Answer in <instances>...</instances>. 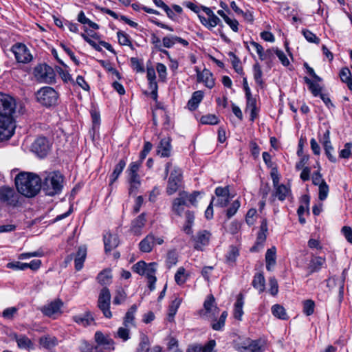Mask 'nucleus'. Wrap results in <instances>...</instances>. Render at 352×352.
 I'll return each instance as SVG.
<instances>
[{
  "label": "nucleus",
  "mask_w": 352,
  "mask_h": 352,
  "mask_svg": "<svg viewBox=\"0 0 352 352\" xmlns=\"http://www.w3.org/2000/svg\"><path fill=\"white\" fill-rule=\"evenodd\" d=\"M119 338L122 339L124 342L129 339V329L127 327H120L117 331L116 336Z\"/></svg>",
  "instance_id": "nucleus-59"
},
{
  "label": "nucleus",
  "mask_w": 352,
  "mask_h": 352,
  "mask_svg": "<svg viewBox=\"0 0 352 352\" xmlns=\"http://www.w3.org/2000/svg\"><path fill=\"white\" fill-rule=\"evenodd\" d=\"M127 294L125 290L120 287L115 291V296L113 298V304L119 305L123 304L126 300Z\"/></svg>",
  "instance_id": "nucleus-38"
},
{
  "label": "nucleus",
  "mask_w": 352,
  "mask_h": 352,
  "mask_svg": "<svg viewBox=\"0 0 352 352\" xmlns=\"http://www.w3.org/2000/svg\"><path fill=\"white\" fill-rule=\"evenodd\" d=\"M0 199L7 204L15 206L18 203L19 195L13 188L4 186L0 188Z\"/></svg>",
  "instance_id": "nucleus-13"
},
{
  "label": "nucleus",
  "mask_w": 352,
  "mask_h": 352,
  "mask_svg": "<svg viewBox=\"0 0 352 352\" xmlns=\"http://www.w3.org/2000/svg\"><path fill=\"white\" fill-rule=\"evenodd\" d=\"M12 51L19 63H27L32 60V55L24 44L16 43L14 45Z\"/></svg>",
  "instance_id": "nucleus-12"
},
{
  "label": "nucleus",
  "mask_w": 352,
  "mask_h": 352,
  "mask_svg": "<svg viewBox=\"0 0 352 352\" xmlns=\"http://www.w3.org/2000/svg\"><path fill=\"white\" fill-rule=\"evenodd\" d=\"M34 75L36 80L41 83H53L55 82V73L53 69L45 65L41 64L34 70Z\"/></svg>",
  "instance_id": "nucleus-7"
},
{
  "label": "nucleus",
  "mask_w": 352,
  "mask_h": 352,
  "mask_svg": "<svg viewBox=\"0 0 352 352\" xmlns=\"http://www.w3.org/2000/svg\"><path fill=\"white\" fill-rule=\"evenodd\" d=\"M210 237V233L206 230L198 232L195 239V248L201 250L203 246L208 244Z\"/></svg>",
  "instance_id": "nucleus-23"
},
{
  "label": "nucleus",
  "mask_w": 352,
  "mask_h": 352,
  "mask_svg": "<svg viewBox=\"0 0 352 352\" xmlns=\"http://www.w3.org/2000/svg\"><path fill=\"white\" fill-rule=\"evenodd\" d=\"M318 187H319L318 198L320 200L324 201V199H327L328 194H329V186L327 185V184L326 182H322L321 185L318 186Z\"/></svg>",
  "instance_id": "nucleus-52"
},
{
  "label": "nucleus",
  "mask_w": 352,
  "mask_h": 352,
  "mask_svg": "<svg viewBox=\"0 0 352 352\" xmlns=\"http://www.w3.org/2000/svg\"><path fill=\"white\" fill-rule=\"evenodd\" d=\"M347 274L346 270H344L341 276L337 277V276H333L327 280V286H331V283H335L336 281L338 284V289H339V294H342L344 292V281L345 278Z\"/></svg>",
  "instance_id": "nucleus-25"
},
{
  "label": "nucleus",
  "mask_w": 352,
  "mask_h": 352,
  "mask_svg": "<svg viewBox=\"0 0 352 352\" xmlns=\"http://www.w3.org/2000/svg\"><path fill=\"white\" fill-rule=\"evenodd\" d=\"M96 280L100 285L103 287H107L110 282V270L105 269L100 272L98 274Z\"/></svg>",
  "instance_id": "nucleus-40"
},
{
  "label": "nucleus",
  "mask_w": 352,
  "mask_h": 352,
  "mask_svg": "<svg viewBox=\"0 0 352 352\" xmlns=\"http://www.w3.org/2000/svg\"><path fill=\"white\" fill-rule=\"evenodd\" d=\"M63 302L60 300H55L42 308V312L47 316L52 317L60 313Z\"/></svg>",
  "instance_id": "nucleus-18"
},
{
  "label": "nucleus",
  "mask_w": 352,
  "mask_h": 352,
  "mask_svg": "<svg viewBox=\"0 0 352 352\" xmlns=\"http://www.w3.org/2000/svg\"><path fill=\"white\" fill-rule=\"evenodd\" d=\"M195 71L198 82H203L209 89H212L214 86L212 74L208 69H204L202 72H200L198 67H196Z\"/></svg>",
  "instance_id": "nucleus-16"
},
{
  "label": "nucleus",
  "mask_w": 352,
  "mask_h": 352,
  "mask_svg": "<svg viewBox=\"0 0 352 352\" xmlns=\"http://www.w3.org/2000/svg\"><path fill=\"white\" fill-rule=\"evenodd\" d=\"M304 80L309 86V90L314 96H317L321 94V87L318 83L313 82L307 77H305Z\"/></svg>",
  "instance_id": "nucleus-44"
},
{
  "label": "nucleus",
  "mask_w": 352,
  "mask_h": 352,
  "mask_svg": "<svg viewBox=\"0 0 352 352\" xmlns=\"http://www.w3.org/2000/svg\"><path fill=\"white\" fill-rule=\"evenodd\" d=\"M94 339L96 343L95 352H109L110 351V340L107 334L104 335L101 331H96Z\"/></svg>",
  "instance_id": "nucleus-14"
},
{
  "label": "nucleus",
  "mask_w": 352,
  "mask_h": 352,
  "mask_svg": "<svg viewBox=\"0 0 352 352\" xmlns=\"http://www.w3.org/2000/svg\"><path fill=\"white\" fill-rule=\"evenodd\" d=\"M126 166V162L124 160H120L118 164L116 166L112 176L113 177V181L116 180L120 173L122 172L124 168Z\"/></svg>",
  "instance_id": "nucleus-53"
},
{
  "label": "nucleus",
  "mask_w": 352,
  "mask_h": 352,
  "mask_svg": "<svg viewBox=\"0 0 352 352\" xmlns=\"http://www.w3.org/2000/svg\"><path fill=\"white\" fill-rule=\"evenodd\" d=\"M182 302V299L179 298H176L173 300L169 307V312H168V319L170 320L173 318L175 315L176 314L179 307L180 306Z\"/></svg>",
  "instance_id": "nucleus-47"
},
{
  "label": "nucleus",
  "mask_w": 352,
  "mask_h": 352,
  "mask_svg": "<svg viewBox=\"0 0 352 352\" xmlns=\"http://www.w3.org/2000/svg\"><path fill=\"white\" fill-rule=\"evenodd\" d=\"M87 248L85 245H81L78 248L74 258L75 269L77 271H80L82 269L84 262L87 257Z\"/></svg>",
  "instance_id": "nucleus-21"
},
{
  "label": "nucleus",
  "mask_w": 352,
  "mask_h": 352,
  "mask_svg": "<svg viewBox=\"0 0 352 352\" xmlns=\"http://www.w3.org/2000/svg\"><path fill=\"white\" fill-rule=\"evenodd\" d=\"M329 135L330 132L329 130H327L323 135L322 144L323 145L325 154L328 157L329 160L333 163H336L337 162V158L335 155H333L334 149L331 145Z\"/></svg>",
  "instance_id": "nucleus-17"
},
{
  "label": "nucleus",
  "mask_w": 352,
  "mask_h": 352,
  "mask_svg": "<svg viewBox=\"0 0 352 352\" xmlns=\"http://www.w3.org/2000/svg\"><path fill=\"white\" fill-rule=\"evenodd\" d=\"M244 304L243 296L239 294L237 296L236 301L234 304V316L236 319L241 320L243 314V306Z\"/></svg>",
  "instance_id": "nucleus-32"
},
{
  "label": "nucleus",
  "mask_w": 352,
  "mask_h": 352,
  "mask_svg": "<svg viewBox=\"0 0 352 352\" xmlns=\"http://www.w3.org/2000/svg\"><path fill=\"white\" fill-rule=\"evenodd\" d=\"M274 188L275 190L274 196L280 201L285 200L291 193L289 188L284 184H279L276 186H274Z\"/></svg>",
  "instance_id": "nucleus-27"
},
{
  "label": "nucleus",
  "mask_w": 352,
  "mask_h": 352,
  "mask_svg": "<svg viewBox=\"0 0 352 352\" xmlns=\"http://www.w3.org/2000/svg\"><path fill=\"white\" fill-rule=\"evenodd\" d=\"M325 263V258L321 256H315L311 258L309 265L311 273L319 271Z\"/></svg>",
  "instance_id": "nucleus-34"
},
{
  "label": "nucleus",
  "mask_w": 352,
  "mask_h": 352,
  "mask_svg": "<svg viewBox=\"0 0 352 352\" xmlns=\"http://www.w3.org/2000/svg\"><path fill=\"white\" fill-rule=\"evenodd\" d=\"M146 76L149 82L150 89L152 90L153 93L156 94L157 85L155 80V71L153 67L147 68Z\"/></svg>",
  "instance_id": "nucleus-37"
},
{
  "label": "nucleus",
  "mask_w": 352,
  "mask_h": 352,
  "mask_svg": "<svg viewBox=\"0 0 352 352\" xmlns=\"http://www.w3.org/2000/svg\"><path fill=\"white\" fill-rule=\"evenodd\" d=\"M172 146L169 137L162 138L157 146V153L162 157H168L170 155Z\"/></svg>",
  "instance_id": "nucleus-20"
},
{
  "label": "nucleus",
  "mask_w": 352,
  "mask_h": 352,
  "mask_svg": "<svg viewBox=\"0 0 352 352\" xmlns=\"http://www.w3.org/2000/svg\"><path fill=\"white\" fill-rule=\"evenodd\" d=\"M17 190L27 197H32L38 194L41 188V179L32 173H20L15 178Z\"/></svg>",
  "instance_id": "nucleus-2"
},
{
  "label": "nucleus",
  "mask_w": 352,
  "mask_h": 352,
  "mask_svg": "<svg viewBox=\"0 0 352 352\" xmlns=\"http://www.w3.org/2000/svg\"><path fill=\"white\" fill-rule=\"evenodd\" d=\"M199 195V192H193L192 194H188L186 191H181L179 193V197L186 202V205L188 206V204L192 205H195L197 202V198Z\"/></svg>",
  "instance_id": "nucleus-35"
},
{
  "label": "nucleus",
  "mask_w": 352,
  "mask_h": 352,
  "mask_svg": "<svg viewBox=\"0 0 352 352\" xmlns=\"http://www.w3.org/2000/svg\"><path fill=\"white\" fill-rule=\"evenodd\" d=\"M267 223L265 219H263L260 226V230L257 235L256 245L251 248V251H256L257 248L263 246L267 237Z\"/></svg>",
  "instance_id": "nucleus-19"
},
{
  "label": "nucleus",
  "mask_w": 352,
  "mask_h": 352,
  "mask_svg": "<svg viewBox=\"0 0 352 352\" xmlns=\"http://www.w3.org/2000/svg\"><path fill=\"white\" fill-rule=\"evenodd\" d=\"M240 206H241V204L239 200H235L232 203L231 206L227 210V212H226V215L228 219L231 218L232 216H234L236 213Z\"/></svg>",
  "instance_id": "nucleus-55"
},
{
  "label": "nucleus",
  "mask_w": 352,
  "mask_h": 352,
  "mask_svg": "<svg viewBox=\"0 0 352 352\" xmlns=\"http://www.w3.org/2000/svg\"><path fill=\"white\" fill-rule=\"evenodd\" d=\"M155 236L153 234H148L139 243V248L141 252L148 253L152 251L155 245Z\"/></svg>",
  "instance_id": "nucleus-22"
},
{
  "label": "nucleus",
  "mask_w": 352,
  "mask_h": 352,
  "mask_svg": "<svg viewBox=\"0 0 352 352\" xmlns=\"http://www.w3.org/2000/svg\"><path fill=\"white\" fill-rule=\"evenodd\" d=\"M186 206H188L186 202L178 195V197L173 201L172 210L177 215L181 216L184 212Z\"/></svg>",
  "instance_id": "nucleus-31"
},
{
  "label": "nucleus",
  "mask_w": 352,
  "mask_h": 352,
  "mask_svg": "<svg viewBox=\"0 0 352 352\" xmlns=\"http://www.w3.org/2000/svg\"><path fill=\"white\" fill-rule=\"evenodd\" d=\"M137 309V305H133L130 307L129 310L126 312L124 321V324L125 327H129L130 326L133 325L134 315Z\"/></svg>",
  "instance_id": "nucleus-42"
},
{
  "label": "nucleus",
  "mask_w": 352,
  "mask_h": 352,
  "mask_svg": "<svg viewBox=\"0 0 352 352\" xmlns=\"http://www.w3.org/2000/svg\"><path fill=\"white\" fill-rule=\"evenodd\" d=\"M182 171L178 167H174L168 179L166 192L168 195L175 193L182 186Z\"/></svg>",
  "instance_id": "nucleus-8"
},
{
  "label": "nucleus",
  "mask_w": 352,
  "mask_h": 352,
  "mask_svg": "<svg viewBox=\"0 0 352 352\" xmlns=\"http://www.w3.org/2000/svg\"><path fill=\"white\" fill-rule=\"evenodd\" d=\"M247 48L248 50H250V47L256 52L258 56L259 59L261 60V58L264 55V48L259 43L255 42L254 41H250L249 43H247Z\"/></svg>",
  "instance_id": "nucleus-45"
},
{
  "label": "nucleus",
  "mask_w": 352,
  "mask_h": 352,
  "mask_svg": "<svg viewBox=\"0 0 352 352\" xmlns=\"http://www.w3.org/2000/svg\"><path fill=\"white\" fill-rule=\"evenodd\" d=\"M141 162H131L126 171L129 185V193L131 195H136L141 187V178L138 174Z\"/></svg>",
  "instance_id": "nucleus-5"
},
{
  "label": "nucleus",
  "mask_w": 352,
  "mask_h": 352,
  "mask_svg": "<svg viewBox=\"0 0 352 352\" xmlns=\"http://www.w3.org/2000/svg\"><path fill=\"white\" fill-rule=\"evenodd\" d=\"M6 267L9 269H13L15 270H25L28 269L27 263L21 262L8 263L6 265Z\"/></svg>",
  "instance_id": "nucleus-61"
},
{
  "label": "nucleus",
  "mask_w": 352,
  "mask_h": 352,
  "mask_svg": "<svg viewBox=\"0 0 352 352\" xmlns=\"http://www.w3.org/2000/svg\"><path fill=\"white\" fill-rule=\"evenodd\" d=\"M204 98V93L201 91H197L192 94L191 98L188 102L190 110H195Z\"/></svg>",
  "instance_id": "nucleus-28"
},
{
  "label": "nucleus",
  "mask_w": 352,
  "mask_h": 352,
  "mask_svg": "<svg viewBox=\"0 0 352 352\" xmlns=\"http://www.w3.org/2000/svg\"><path fill=\"white\" fill-rule=\"evenodd\" d=\"M74 320L79 324L87 327L94 322V318L90 312L87 311L82 315L75 316Z\"/></svg>",
  "instance_id": "nucleus-26"
},
{
  "label": "nucleus",
  "mask_w": 352,
  "mask_h": 352,
  "mask_svg": "<svg viewBox=\"0 0 352 352\" xmlns=\"http://www.w3.org/2000/svg\"><path fill=\"white\" fill-rule=\"evenodd\" d=\"M204 124H216L218 123V118L214 115L203 116L200 120Z\"/></svg>",
  "instance_id": "nucleus-60"
},
{
  "label": "nucleus",
  "mask_w": 352,
  "mask_h": 352,
  "mask_svg": "<svg viewBox=\"0 0 352 352\" xmlns=\"http://www.w3.org/2000/svg\"><path fill=\"white\" fill-rule=\"evenodd\" d=\"M39 344L45 349H52L58 344V340L54 336H43L39 339Z\"/></svg>",
  "instance_id": "nucleus-29"
},
{
  "label": "nucleus",
  "mask_w": 352,
  "mask_h": 352,
  "mask_svg": "<svg viewBox=\"0 0 352 352\" xmlns=\"http://www.w3.org/2000/svg\"><path fill=\"white\" fill-rule=\"evenodd\" d=\"M37 101L45 107H52L56 104L58 94L50 87H43L36 93Z\"/></svg>",
  "instance_id": "nucleus-6"
},
{
  "label": "nucleus",
  "mask_w": 352,
  "mask_h": 352,
  "mask_svg": "<svg viewBox=\"0 0 352 352\" xmlns=\"http://www.w3.org/2000/svg\"><path fill=\"white\" fill-rule=\"evenodd\" d=\"M270 285V292L272 296L277 294L278 292V285L276 279L274 277H272L269 279Z\"/></svg>",
  "instance_id": "nucleus-62"
},
{
  "label": "nucleus",
  "mask_w": 352,
  "mask_h": 352,
  "mask_svg": "<svg viewBox=\"0 0 352 352\" xmlns=\"http://www.w3.org/2000/svg\"><path fill=\"white\" fill-rule=\"evenodd\" d=\"M201 10L208 16V18L203 16L201 13L198 14V17L201 23L204 25L208 30H212L213 28L217 26L220 21V19L214 14L213 11L208 7L201 6Z\"/></svg>",
  "instance_id": "nucleus-10"
},
{
  "label": "nucleus",
  "mask_w": 352,
  "mask_h": 352,
  "mask_svg": "<svg viewBox=\"0 0 352 352\" xmlns=\"http://www.w3.org/2000/svg\"><path fill=\"white\" fill-rule=\"evenodd\" d=\"M265 342L262 340L248 339L238 345L239 352H263L265 349Z\"/></svg>",
  "instance_id": "nucleus-9"
},
{
  "label": "nucleus",
  "mask_w": 352,
  "mask_h": 352,
  "mask_svg": "<svg viewBox=\"0 0 352 352\" xmlns=\"http://www.w3.org/2000/svg\"><path fill=\"white\" fill-rule=\"evenodd\" d=\"M352 143L347 142L344 144V148L340 151V158L348 159L351 156Z\"/></svg>",
  "instance_id": "nucleus-57"
},
{
  "label": "nucleus",
  "mask_w": 352,
  "mask_h": 352,
  "mask_svg": "<svg viewBox=\"0 0 352 352\" xmlns=\"http://www.w3.org/2000/svg\"><path fill=\"white\" fill-rule=\"evenodd\" d=\"M156 70L159 75V78L164 81L166 78V67L162 63H158L156 66Z\"/></svg>",
  "instance_id": "nucleus-64"
},
{
  "label": "nucleus",
  "mask_w": 352,
  "mask_h": 352,
  "mask_svg": "<svg viewBox=\"0 0 352 352\" xmlns=\"http://www.w3.org/2000/svg\"><path fill=\"white\" fill-rule=\"evenodd\" d=\"M178 261V256L175 250H170L167 254L166 265L168 268L175 265Z\"/></svg>",
  "instance_id": "nucleus-49"
},
{
  "label": "nucleus",
  "mask_w": 352,
  "mask_h": 352,
  "mask_svg": "<svg viewBox=\"0 0 352 352\" xmlns=\"http://www.w3.org/2000/svg\"><path fill=\"white\" fill-rule=\"evenodd\" d=\"M15 100L9 95L0 93V142L10 139L14 133Z\"/></svg>",
  "instance_id": "nucleus-1"
},
{
  "label": "nucleus",
  "mask_w": 352,
  "mask_h": 352,
  "mask_svg": "<svg viewBox=\"0 0 352 352\" xmlns=\"http://www.w3.org/2000/svg\"><path fill=\"white\" fill-rule=\"evenodd\" d=\"M150 340L147 336L142 335L136 352H149Z\"/></svg>",
  "instance_id": "nucleus-43"
},
{
  "label": "nucleus",
  "mask_w": 352,
  "mask_h": 352,
  "mask_svg": "<svg viewBox=\"0 0 352 352\" xmlns=\"http://www.w3.org/2000/svg\"><path fill=\"white\" fill-rule=\"evenodd\" d=\"M229 56L232 57V64L234 69V70L238 73L241 74L243 73V69L242 67L240 65V60L239 58H237L234 53L230 52Z\"/></svg>",
  "instance_id": "nucleus-54"
},
{
  "label": "nucleus",
  "mask_w": 352,
  "mask_h": 352,
  "mask_svg": "<svg viewBox=\"0 0 352 352\" xmlns=\"http://www.w3.org/2000/svg\"><path fill=\"white\" fill-rule=\"evenodd\" d=\"M272 314L281 320H287L288 318L287 314L285 308L280 305H274L272 307Z\"/></svg>",
  "instance_id": "nucleus-41"
},
{
  "label": "nucleus",
  "mask_w": 352,
  "mask_h": 352,
  "mask_svg": "<svg viewBox=\"0 0 352 352\" xmlns=\"http://www.w3.org/2000/svg\"><path fill=\"white\" fill-rule=\"evenodd\" d=\"M276 50H278L277 47H272L265 50L263 56L261 58V60H265L269 63L272 62L274 58Z\"/></svg>",
  "instance_id": "nucleus-58"
},
{
  "label": "nucleus",
  "mask_w": 352,
  "mask_h": 352,
  "mask_svg": "<svg viewBox=\"0 0 352 352\" xmlns=\"http://www.w3.org/2000/svg\"><path fill=\"white\" fill-rule=\"evenodd\" d=\"M63 180V176L59 172L48 173L41 183V188L46 195L54 196L61 192Z\"/></svg>",
  "instance_id": "nucleus-4"
},
{
  "label": "nucleus",
  "mask_w": 352,
  "mask_h": 352,
  "mask_svg": "<svg viewBox=\"0 0 352 352\" xmlns=\"http://www.w3.org/2000/svg\"><path fill=\"white\" fill-rule=\"evenodd\" d=\"M146 222L144 214H141L132 221L131 230L135 234H140Z\"/></svg>",
  "instance_id": "nucleus-30"
},
{
  "label": "nucleus",
  "mask_w": 352,
  "mask_h": 352,
  "mask_svg": "<svg viewBox=\"0 0 352 352\" xmlns=\"http://www.w3.org/2000/svg\"><path fill=\"white\" fill-rule=\"evenodd\" d=\"M276 250L275 247L268 249L265 254L266 269L271 271L276 264Z\"/></svg>",
  "instance_id": "nucleus-24"
},
{
  "label": "nucleus",
  "mask_w": 352,
  "mask_h": 352,
  "mask_svg": "<svg viewBox=\"0 0 352 352\" xmlns=\"http://www.w3.org/2000/svg\"><path fill=\"white\" fill-rule=\"evenodd\" d=\"M315 303L312 300H306L303 302V312L307 316H311L314 311Z\"/></svg>",
  "instance_id": "nucleus-51"
},
{
  "label": "nucleus",
  "mask_w": 352,
  "mask_h": 352,
  "mask_svg": "<svg viewBox=\"0 0 352 352\" xmlns=\"http://www.w3.org/2000/svg\"><path fill=\"white\" fill-rule=\"evenodd\" d=\"M98 307L106 317H110V292L107 287H104L99 294Z\"/></svg>",
  "instance_id": "nucleus-11"
},
{
  "label": "nucleus",
  "mask_w": 352,
  "mask_h": 352,
  "mask_svg": "<svg viewBox=\"0 0 352 352\" xmlns=\"http://www.w3.org/2000/svg\"><path fill=\"white\" fill-rule=\"evenodd\" d=\"M302 34H303L304 37L308 42L316 44L320 43V39L315 34H314L309 30L303 29L302 30Z\"/></svg>",
  "instance_id": "nucleus-50"
},
{
  "label": "nucleus",
  "mask_w": 352,
  "mask_h": 352,
  "mask_svg": "<svg viewBox=\"0 0 352 352\" xmlns=\"http://www.w3.org/2000/svg\"><path fill=\"white\" fill-rule=\"evenodd\" d=\"M340 77L343 82H346L352 79V75L349 68H342L340 73Z\"/></svg>",
  "instance_id": "nucleus-63"
},
{
  "label": "nucleus",
  "mask_w": 352,
  "mask_h": 352,
  "mask_svg": "<svg viewBox=\"0 0 352 352\" xmlns=\"http://www.w3.org/2000/svg\"><path fill=\"white\" fill-rule=\"evenodd\" d=\"M32 151L39 157H45L50 149V145L48 140L44 137L38 138L32 146Z\"/></svg>",
  "instance_id": "nucleus-15"
},
{
  "label": "nucleus",
  "mask_w": 352,
  "mask_h": 352,
  "mask_svg": "<svg viewBox=\"0 0 352 352\" xmlns=\"http://www.w3.org/2000/svg\"><path fill=\"white\" fill-rule=\"evenodd\" d=\"M254 69V78L256 81V82L261 87L263 85V80L262 78L263 76V72L261 68V66L258 63H256L254 65L253 67Z\"/></svg>",
  "instance_id": "nucleus-48"
},
{
  "label": "nucleus",
  "mask_w": 352,
  "mask_h": 352,
  "mask_svg": "<svg viewBox=\"0 0 352 352\" xmlns=\"http://www.w3.org/2000/svg\"><path fill=\"white\" fill-rule=\"evenodd\" d=\"M219 312V309L215 305V299L214 296L212 295L208 296L204 301V309L201 310L200 314L203 317L212 320L211 326L215 331H220L223 328L228 316V312L224 311L222 312L219 319L216 321Z\"/></svg>",
  "instance_id": "nucleus-3"
},
{
  "label": "nucleus",
  "mask_w": 352,
  "mask_h": 352,
  "mask_svg": "<svg viewBox=\"0 0 352 352\" xmlns=\"http://www.w3.org/2000/svg\"><path fill=\"white\" fill-rule=\"evenodd\" d=\"M15 340L17 345L20 349H33L34 344L32 341L25 336H21L18 337L15 336Z\"/></svg>",
  "instance_id": "nucleus-36"
},
{
  "label": "nucleus",
  "mask_w": 352,
  "mask_h": 352,
  "mask_svg": "<svg viewBox=\"0 0 352 352\" xmlns=\"http://www.w3.org/2000/svg\"><path fill=\"white\" fill-rule=\"evenodd\" d=\"M252 286L257 289L259 293L264 292L265 289V279L261 273L255 274L252 280Z\"/></svg>",
  "instance_id": "nucleus-33"
},
{
  "label": "nucleus",
  "mask_w": 352,
  "mask_h": 352,
  "mask_svg": "<svg viewBox=\"0 0 352 352\" xmlns=\"http://www.w3.org/2000/svg\"><path fill=\"white\" fill-rule=\"evenodd\" d=\"M147 269V264L144 261H139L133 266V270L135 273L143 275Z\"/></svg>",
  "instance_id": "nucleus-56"
},
{
  "label": "nucleus",
  "mask_w": 352,
  "mask_h": 352,
  "mask_svg": "<svg viewBox=\"0 0 352 352\" xmlns=\"http://www.w3.org/2000/svg\"><path fill=\"white\" fill-rule=\"evenodd\" d=\"M239 253V250L235 246H231L226 254V261L229 264H233L236 258L238 257Z\"/></svg>",
  "instance_id": "nucleus-46"
},
{
  "label": "nucleus",
  "mask_w": 352,
  "mask_h": 352,
  "mask_svg": "<svg viewBox=\"0 0 352 352\" xmlns=\"http://www.w3.org/2000/svg\"><path fill=\"white\" fill-rule=\"evenodd\" d=\"M188 277V274L184 267H180L177 270L175 274V280L179 285H183L186 283Z\"/></svg>",
  "instance_id": "nucleus-39"
}]
</instances>
